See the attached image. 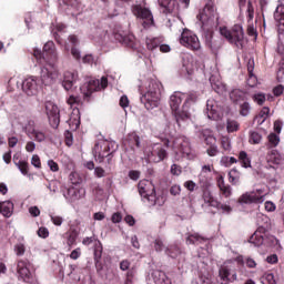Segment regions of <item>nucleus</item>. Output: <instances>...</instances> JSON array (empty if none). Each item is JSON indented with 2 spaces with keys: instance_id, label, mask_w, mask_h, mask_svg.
<instances>
[{
  "instance_id": "obj_48",
  "label": "nucleus",
  "mask_w": 284,
  "mask_h": 284,
  "mask_svg": "<svg viewBox=\"0 0 284 284\" xmlns=\"http://www.w3.org/2000/svg\"><path fill=\"white\" fill-rule=\"evenodd\" d=\"M250 110H252V106H250V102H243L242 104H240L241 116H247L250 114Z\"/></svg>"
},
{
  "instance_id": "obj_25",
  "label": "nucleus",
  "mask_w": 284,
  "mask_h": 284,
  "mask_svg": "<svg viewBox=\"0 0 284 284\" xmlns=\"http://www.w3.org/2000/svg\"><path fill=\"white\" fill-rule=\"evenodd\" d=\"M206 116L211 119V121H219V119H221V113L216 110L213 101L206 102Z\"/></svg>"
},
{
  "instance_id": "obj_24",
  "label": "nucleus",
  "mask_w": 284,
  "mask_h": 284,
  "mask_svg": "<svg viewBox=\"0 0 284 284\" xmlns=\"http://www.w3.org/2000/svg\"><path fill=\"white\" fill-rule=\"evenodd\" d=\"M17 273L20 278H30V268H28V260H19L17 263Z\"/></svg>"
},
{
  "instance_id": "obj_32",
  "label": "nucleus",
  "mask_w": 284,
  "mask_h": 284,
  "mask_svg": "<svg viewBox=\"0 0 284 284\" xmlns=\"http://www.w3.org/2000/svg\"><path fill=\"white\" fill-rule=\"evenodd\" d=\"M207 241L206 237H203L199 233H191L186 237V244L187 245H199V243H205Z\"/></svg>"
},
{
  "instance_id": "obj_42",
  "label": "nucleus",
  "mask_w": 284,
  "mask_h": 284,
  "mask_svg": "<svg viewBox=\"0 0 284 284\" xmlns=\"http://www.w3.org/2000/svg\"><path fill=\"white\" fill-rule=\"evenodd\" d=\"M102 256H103V244H101V241H95L94 261H101Z\"/></svg>"
},
{
  "instance_id": "obj_38",
  "label": "nucleus",
  "mask_w": 284,
  "mask_h": 284,
  "mask_svg": "<svg viewBox=\"0 0 284 284\" xmlns=\"http://www.w3.org/2000/svg\"><path fill=\"white\" fill-rule=\"evenodd\" d=\"M241 181V172L236 169H232L229 172V182L231 185H239Z\"/></svg>"
},
{
  "instance_id": "obj_61",
  "label": "nucleus",
  "mask_w": 284,
  "mask_h": 284,
  "mask_svg": "<svg viewBox=\"0 0 284 284\" xmlns=\"http://www.w3.org/2000/svg\"><path fill=\"white\" fill-rule=\"evenodd\" d=\"M130 265H131V263H130L129 260H123V261L120 262V270H121L122 272H128V271L131 270V268H130Z\"/></svg>"
},
{
  "instance_id": "obj_20",
  "label": "nucleus",
  "mask_w": 284,
  "mask_h": 284,
  "mask_svg": "<svg viewBox=\"0 0 284 284\" xmlns=\"http://www.w3.org/2000/svg\"><path fill=\"white\" fill-rule=\"evenodd\" d=\"M154 190V184H152V182L149 180H141L138 184V192L143 199L144 196L152 194Z\"/></svg>"
},
{
  "instance_id": "obj_49",
  "label": "nucleus",
  "mask_w": 284,
  "mask_h": 284,
  "mask_svg": "<svg viewBox=\"0 0 284 284\" xmlns=\"http://www.w3.org/2000/svg\"><path fill=\"white\" fill-rule=\"evenodd\" d=\"M267 116H270V106H264L260 111V113L256 116V119H262L261 123H265V121L267 120Z\"/></svg>"
},
{
  "instance_id": "obj_26",
  "label": "nucleus",
  "mask_w": 284,
  "mask_h": 284,
  "mask_svg": "<svg viewBox=\"0 0 284 284\" xmlns=\"http://www.w3.org/2000/svg\"><path fill=\"white\" fill-rule=\"evenodd\" d=\"M267 162L273 163V165H281L283 162V154L278 152V150L272 149L271 151L267 152Z\"/></svg>"
},
{
  "instance_id": "obj_39",
  "label": "nucleus",
  "mask_w": 284,
  "mask_h": 284,
  "mask_svg": "<svg viewBox=\"0 0 284 284\" xmlns=\"http://www.w3.org/2000/svg\"><path fill=\"white\" fill-rule=\"evenodd\" d=\"M148 50H156L161 43H163V38H146Z\"/></svg>"
},
{
  "instance_id": "obj_35",
  "label": "nucleus",
  "mask_w": 284,
  "mask_h": 284,
  "mask_svg": "<svg viewBox=\"0 0 284 284\" xmlns=\"http://www.w3.org/2000/svg\"><path fill=\"white\" fill-rule=\"evenodd\" d=\"M77 239H79V231L77 229H70L67 232V244L69 247H72L77 243Z\"/></svg>"
},
{
  "instance_id": "obj_37",
  "label": "nucleus",
  "mask_w": 284,
  "mask_h": 284,
  "mask_svg": "<svg viewBox=\"0 0 284 284\" xmlns=\"http://www.w3.org/2000/svg\"><path fill=\"white\" fill-rule=\"evenodd\" d=\"M165 254H168V256H170L171 258H178L179 256H181L182 251L179 245L172 244L165 250Z\"/></svg>"
},
{
  "instance_id": "obj_1",
  "label": "nucleus",
  "mask_w": 284,
  "mask_h": 284,
  "mask_svg": "<svg viewBox=\"0 0 284 284\" xmlns=\"http://www.w3.org/2000/svg\"><path fill=\"white\" fill-rule=\"evenodd\" d=\"M33 57L40 63L47 61V65H49V68H42L41 79L44 85H52V83H54V81L59 79V70H57V61H59V53H57V45L53 41H48L43 45L42 51L40 49L33 50Z\"/></svg>"
},
{
  "instance_id": "obj_62",
  "label": "nucleus",
  "mask_w": 284,
  "mask_h": 284,
  "mask_svg": "<svg viewBox=\"0 0 284 284\" xmlns=\"http://www.w3.org/2000/svg\"><path fill=\"white\" fill-rule=\"evenodd\" d=\"M94 175L98 178V179H103V176H105V170L101 166H97L94 169Z\"/></svg>"
},
{
  "instance_id": "obj_16",
  "label": "nucleus",
  "mask_w": 284,
  "mask_h": 284,
  "mask_svg": "<svg viewBox=\"0 0 284 284\" xmlns=\"http://www.w3.org/2000/svg\"><path fill=\"white\" fill-rule=\"evenodd\" d=\"M220 284H230L239 281V275L236 273H231L229 266H221L219 268Z\"/></svg>"
},
{
  "instance_id": "obj_9",
  "label": "nucleus",
  "mask_w": 284,
  "mask_h": 284,
  "mask_svg": "<svg viewBox=\"0 0 284 284\" xmlns=\"http://www.w3.org/2000/svg\"><path fill=\"white\" fill-rule=\"evenodd\" d=\"M197 19L202 26H207V23H212L214 20L219 21V12H216V8L212 0H209L205 3L203 10L197 14Z\"/></svg>"
},
{
  "instance_id": "obj_56",
  "label": "nucleus",
  "mask_w": 284,
  "mask_h": 284,
  "mask_svg": "<svg viewBox=\"0 0 284 284\" xmlns=\"http://www.w3.org/2000/svg\"><path fill=\"white\" fill-rule=\"evenodd\" d=\"M31 165H33V168H37L38 170H41V158H39V155L37 154L32 155Z\"/></svg>"
},
{
  "instance_id": "obj_40",
  "label": "nucleus",
  "mask_w": 284,
  "mask_h": 284,
  "mask_svg": "<svg viewBox=\"0 0 284 284\" xmlns=\"http://www.w3.org/2000/svg\"><path fill=\"white\" fill-rule=\"evenodd\" d=\"M239 161H240L242 168H252V160H250L247 152L241 151L239 153Z\"/></svg>"
},
{
  "instance_id": "obj_7",
  "label": "nucleus",
  "mask_w": 284,
  "mask_h": 284,
  "mask_svg": "<svg viewBox=\"0 0 284 284\" xmlns=\"http://www.w3.org/2000/svg\"><path fill=\"white\" fill-rule=\"evenodd\" d=\"M173 149L178 154H181L183 159H187L189 161H194L196 158V154L190 145V140L184 135H180L174 139Z\"/></svg>"
},
{
  "instance_id": "obj_19",
  "label": "nucleus",
  "mask_w": 284,
  "mask_h": 284,
  "mask_svg": "<svg viewBox=\"0 0 284 284\" xmlns=\"http://www.w3.org/2000/svg\"><path fill=\"white\" fill-rule=\"evenodd\" d=\"M123 145L134 151L136 148H141V138L136 132H131L125 136Z\"/></svg>"
},
{
  "instance_id": "obj_27",
  "label": "nucleus",
  "mask_w": 284,
  "mask_h": 284,
  "mask_svg": "<svg viewBox=\"0 0 284 284\" xmlns=\"http://www.w3.org/2000/svg\"><path fill=\"white\" fill-rule=\"evenodd\" d=\"M67 103H68V105H70V108H73V113L75 112L78 114L79 119H81V112L79 111V105H83L81 98L77 97V95H70L67 99Z\"/></svg>"
},
{
  "instance_id": "obj_43",
  "label": "nucleus",
  "mask_w": 284,
  "mask_h": 284,
  "mask_svg": "<svg viewBox=\"0 0 284 284\" xmlns=\"http://www.w3.org/2000/svg\"><path fill=\"white\" fill-rule=\"evenodd\" d=\"M252 99L257 105H263L267 101L265 93H255L252 95Z\"/></svg>"
},
{
  "instance_id": "obj_22",
  "label": "nucleus",
  "mask_w": 284,
  "mask_h": 284,
  "mask_svg": "<svg viewBox=\"0 0 284 284\" xmlns=\"http://www.w3.org/2000/svg\"><path fill=\"white\" fill-rule=\"evenodd\" d=\"M199 101V93L195 91H190L189 93H184V103H183V110L189 112L190 108L194 105Z\"/></svg>"
},
{
  "instance_id": "obj_47",
  "label": "nucleus",
  "mask_w": 284,
  "mask_h": 284,
  "mask_svg": "<svg viewBox=\"0 0 284 284\" xmlns=\"http://www.w3.org/2000/svg\"><path fill=\"white\" fill-rule=\"evenodd\" d=\"M13 250L18 256H23L26 254V243L19 242L13 246Z\"/></svg>"
},
{
  "instance_id": "obj_12",
  "label": "nucleus",
  "mask_w": 284,
  "mask_h": 284,
  "mask_svg": "<svg viewBox=\"0 0 284 284\" xmlns=\"http://www.w3.org/2000/svg\"><path fill=\"white\" fill-rule=\"evenodd\" d=\"M132 12L135 17H138V19H142L143 28L148 29L151 28V26H154V17H152V11H150L148 8L135 4Z\"/></svg>"
},
{
  "instance_id": "obj_11",
  "label": "nucleus",
  "mask_w": 284,
  "mask_h": 284,
  "mask_svg": "<svg viewBox=\"0 0 284 284\" xmlns=\"http://www.w3.org/2000/svg\"><path fill=\"white\" fill-rule=\"evenodd\" d=\"M180 43L184 48H187L189 50H201V42L199 41V37L194 34L190 30H184L180 38Z\"/></svg>"
},
{
  "instance_id": "obj_63",
  "label": "nucleus",
  "mask_w": 284,
  "mask_h": 284,
  "mask_svg": "<svg viewBox=\"0 0 284 284\" xmlns=\"http://www.w3.org/2000/svg\"><path fill=\"white\" fill-rule=\"evenodd\" d=\"M97 241H99L95 236H91V237H84L82 240V244L84 245H92V243H94V245H97Z\"/></svg>"
},
{
  "instance_id": "obj_45",
  "label": "nucleus",
  "mask_w": 284,
  "mask_h": 284,
  "mask_svg": "<svg viewBox=\"0 0 284 284\" xmlns=\"http://www.w3.org/2000/svg\"><path fill=\"white\" fill-rule=\"evenodd\" d=\"M261 283L262 284H276V280L274 278V274L272 273H265L261 277Z\"/></svg>"
},
{
  "instance_id": "obj_58",
  "label": "nucleus",
  "mask_w": 284,
  "mask_h": 284,
  "mask_svg": "<svg viewBox=\"0 0 284 284\" xmlns=\"http://www.w3.org/2000/svg\"><path fill=\"white\" fill-rule=\"evenodd\" d=\"M50 219L53 225H55L57 227H61V225H63V219L61 216L51 215Z\"/></svg>"
},
{
  "instance_id": "obj_44",
  "label": "nucleus",
  "mask_w": 284,
  "mask_h": 284,
  "mask_svg": "<svg viewBox=\"0 0 284 284\" xmlns=\"http://www.w3.org/2000/svg\"><path fill=\"white\" fill-rule=\"evenodd\" d=\"M214 207H215V210H219L220 212H222V214H231L232 213V206H230L227 204H223L220 201H217V205Z\"/></svg>"
},
{
  "instance_id": "obj_8",
  "label": "nucleus",
  "mask_w": 284,
  "mask_h": 284,
  "mask_svg": "<svg viewBox=\"0 0 284 284\" xmlns=\"http://www.w3.org/2000/svg\"><path fill=\"white\" fill-rule=\"evenodd\" d=\"M265 196H267V193H265L264 189H257L255 191L246 192L242 194L237 203L241 205H252V204H261L265 201Z\"/></svg>"
},
{
  "instance_id": "obj_28",
  "label": "nucleus",
  "mask_w": 284,
  "mask_h": 284,
  "mask_svg": "<svg viewBox=\"0 0 284 284\" xmlns=\"http://www.w3.org/2000/svg\"><path fill=\"white\" fill-rule=\"evenodd\" d=\"M14 210V204L11 201L0 202V214L10 219L12 216V211Z\"/></svg>"
},
{
  "instance_id": "obj_21",
  "label": "nucleus",
  "mask_w": 284,
  "mask_h": 284,
  "mask_svg": "<svg viewBox=\"0 0 284 284\" xmlns=\"http://www.w3.org/2000/svg\"><path fill=\"white\" fill-rule=\"evenodd\" d=\"M144 199H146L151 207H154V205H159V207H161L162 205H165V197L163 195H156V189H154L153 193H149V195H144Z\"/></svg>"
},
{
  "instance_id": "obj_2",
  "label": "nucleus",
  "mask_w": 284,
  "mask_h": 284,
  "mask_svg": "<svg viewBox=\"0 0 284 284\" xmlns=\"http://www.w3.org/2000/svg\"><path fill=\"white\" fill-rule=\"evenodd\" d=\"M162 87L161 82L154 79L145 82V90L141 92L142 97L140 98V101L146 110H154V108H159Z\"/></svg>"
},
{
  "instance_id": "obj_5",
  "label": "nucleus",
  "mask_w": 284,
  "mask_h": 284,
  "mask_svg": "<svg viewBox=\"0 0 284 284\" xmlns=\"http://www.w3.org/2000/svg\"><path fill=\"white\" fill-rule=\"evenodd\" d=\"M220 34L232 43L233 45L237 47L240 50H243V44L245 43V32L243 31V27L240 24L233 26L232 29H227V27L220 28Z\"/></svg>"
},
{
  "instance_id": "obj_51",
  "label": "nucleus",
  "mask_w": 284,
  "mask_h": 284,
  "mask_svg": "<svg viewBox=\"0 0 284 284\" xmlns=\"http://www.w3.org/2000/svg\"><path fill=\"white\" fill-rule=\"evenodd\" d=\"M221 148H222L225 152H230V150H232V144L230 143V138L223 136V138L221 139Z\"/></svg>"
},
{
  "instance_id": "obj_64",
  "label": "nucleus",
  "mask_w": 284,
  "mask_h": 284,
  "mask_svg": "<svg viewBox=\"0 0 284 284\" xmlns=\"http://www.w3.org/2000/svg\"><path fill=\"white\" fill-rule=\"evenodd\" d=\"M204 142L209 146L216 145V138H214L213 135H209L205 138Z\"/></svg>"
},
{
  "instance_id": "obj_17",
  "label": "nucleus",
  "mask_w": 284,
  "mask_h": 284,
  "mask_svg": "<svg viewBox=\"0 0 284 284\" xmlns=\"http://www.w3.org/2000/svg\"><path fill=\"white\" fill-rule=\"evenodd\" d=\"M163 14H176L179 12V2L176 0H158Z\"/></svg>"
},
{
  "instance_id": "obj_46",
  "label": "nucleus",
  "mask_w": 284,
  "mask_h": 284,
  "mask_svg": "<svg viewBox=\"0 0 284 284\" xmlns=\"http://www.w3.org/2000/svg\"><path fill=\"white\" fill-rule=\"evenodd\" d=\"M18 170H20L21 174H23V176H27L28 172H30V164L28 163V161H21V163H19L17 165Z\"/></svg>"
},
{
  "instance_id": "obj_13",
  "label": "nucleus",
  "mask_w": 284,
  "mask_h": 284,
  "mask_svg": "<svg viewBox=\"0 0 284 284\" xmlns=\"http://www.w3.org/2000/svg\"><path fill=\"white\" fill-rule=\"evenodd\" d=\"M36 128L37 123L34 120H28L27 124L24 125V132L27 136L33 139V141H37V143H43L48 136L45 135V132L37 130Z\"/></svg>"
},
{
  "instance_id": "obj_36",
  "label": "nucleus",
  "mask_w": 284,
  "mask_h": 284,
  "mask_svg": "<svg viewBox=\"0 0 284 284\" xmlns=\"http://www.w3.org/2000/svg\"><path fill=\"white\" fill-rule=\"evenodd\" d=\"M263 141V134L257 131H250L248 133V143L251 145H258Z\"/></svg>"
},
{
  "instance_id": "obj_29",
  "label": "nucleus",
  "mask_w": 284,
  "mask_h": 284,
  "mask_svg": "<svg viewBox=\"0 0 284 284\" xmlns=\"http://www.w3.org/2000/svg\"><path fill=\"white\" fill-rule=\"evenodd\" d=\"M152 277L155 284H172L163 271H154Z\"/></svg>"
},
{
  "instance_id": "obj_33",
  "label": "nucleus",
  "mask_w": 284,
  "mask_h": 284,
  "mask_svg": "<svg viewBox=\"0 0 284 284\" xmlns=\"http://www.w3.org/2000/svg\"><path fill=\"white\" fill-rule=\"evenodd\" d=\"M278 143H281V136H278V133H270L267 135V150H274V148H278Z\"/></svg>"
},
{
  "instance_id": "obj_18",
  "label": "nucleus",
  "mask_w": 284,
  "mask_h": 284,
  "mask_svg": "<svg viewBox=\"0 0 284 284\" xmlns=\"http://www.w3.org/2000/svg\"><path fill=\"white\" fill-rule=\"evenodd\" d=\"M79 81V72L77 71H65L63 74L62 88L67 92H70L74 88V83Z\"/></svg>"
},
{
  "instance_id": "obj_23",
  "label": "nucleus",
  "mask_w": 284,
  "mask_h": 284,
  "mask_svg": "<svg viewBox=\"0 0 284 284\" xmlns=\"http://www.w3.org/2000/svg\"><path fill=\"white\" fill-rule=\"evenodd\" d=\"M114 39L119 41V43H122V45H126V48H134V41L136 40L134 34L123 36L121 33H115Z\"/></svg>"
},
{
  "instance_id": "obj_14",
  "label": "nucleus",
  "mask_w": 284,
  "mask_h": 284,
  "mask_svg": "<svg viewBox=\"0 0 284 284\" xmlns=\"http://www.w3.org/2000/svg\"><path fill=\"white\" fill-rule=\"evenodd\" d=\"M45 114L48 116L49 123L53 130L59 128L61 123V115L59 114V106L52 102H45Z\"/></svg>"
},
{
  "instance_id": "obj_15",
  "label": "nucleus",
  "mask_w": 284,
  "mask_h": 284,
  "mask_svg": "<svg viewBox=\"0 0 284 284\" xmlns=\"http://www.w3.org/2000/svg\"><path fill=\"white\" fill-rule=\"evenodd\" d=\"M22 91L27 97H37V94H39V83H37V79L27 78L22 82Z\"/></svg>"
},
{
  "instance_id": "obj_53",
  "label": "nucleus",
  "mask_w": 284,
  "mask_h": 284,
  "mask_svg": "<svg viewBox=\"0 0 284 284\" xmlns=\"http://www.w3.org/2000/svg\"><path fill=\"white\" fill-rule=\"evenodd\" d=\"M37 234L40 239H48V236H50V231L48 230V227L41 226L37 231Z\"/></svg>"
},
{
  "instance_id": "obj_3",
  "label": "nucleus",
  "mask_w": 284,
  "mask_h": 284,
  "mask_svg": "<svg viewBox=\"0 0 284 284\" xmlns=\"http://www.w3.org/2000/svg\"><path fill=\"white\" fill-rule=\"evenodd\" d=\"M162 143H153L145 149L144 154L149 163H161L168 159V148H170V140H163Z\"/></svg>"
},
{
  "instance_id": "obj_41",
  "label": "nucleus",
  "mask_w": 284,
  "mask_h": 284,
  "mask_svg": "<svg viewBox=\"0 0 284 284\" xmlns=\"http://www.w3.org/2000/svg\"><path fill=\"white\" fill-rule=\"evenodd\" d=\"M136 277V267L132 266L125 274L124 284H134Z\"/></svg>"
},
{
  "instance_id": "obj_31",
  "label": "nucleus",
  "mask_w": 284,
  "mask_h": 284,
  "mask_svg": "<svg viewBox=\"0 0 284 284\" xmlns=\"http://www.w3.org/2000/svg\"><path fill=\"white\" fill-rule=\"evenodd\" d=\"M202 199L209 207H215L217 205V200L214 199V195H212V191L205 189L202 193Z\"/></svg>"
},
{
  "instance_id": "obj_52",
  "label": "nucleus",
  "mask_w": 284,
  "mask_h": 284,
  "mask_svg": "<svg viewBox=\"0 0 284 284\" xmlns=\"http://www.w3.org/2000/svg\"><path fill=\"white\" fill-rule=\"evenodd\" d=\"M246 83L250 88H256V84L258 83V79L254 73H248V79L246 80Z\"/></svg>"
},
{
  "instance_id": "obj_54",
  "label": "nucleus",
  "mask_w": 284,
  "mask_h": 284,
  "mask_svg": "<svg viewBox=\"0 0 284 284\" xmlns=\"http://www.w3.org/2000/svg\"><path fill=\"white\" fill-rule=\"evenodd\" d=\"M65 6H70L75 10H81V1L80 0H64Z\"/></svg>"
},
{
  "instance_id": "obj_50",
  "label": "nucleus",
  "mask_w": 284,
  "mask_h": 284,
  "mask_svg": "<svg viewBox=\"0 0 284 284\" xmlns=\"http://www.w3.org/2000/svg\"><path fill=\"white\" fill-rule=\"evenodd\" d=\"M227 132H236L239 131V122L234 120H229L226 124Z\"/></svg>"
},
{
  "instance_id": "obj_60",
  "label": "nucleus",
  "mask_w": 284,
  "mask_h": 284,
  "mask_svg": "<svg viewBox=\"0 0 284 284\" xmlns=\"http://www.w3.org/2000/svg\"><path fill=\"white\" fill-rule=\"evenodd\" d=\"M273 129L275 134H281V131L283 130V121L276 120L273 124Z\"/></svg>"
},
{
  "instance_id": "obj_10",
  "label": "nucleus",
  "mask_w": 284,
  "mask_h": 284,
  "mask_svg": "<svg viewBox=\"0 0 284 284\" xmlns=\"http://www.w3.org/2000/svg\"><path fill=\"white\" fill-rule=\"evenodd\" d=\"M114 148V142L101 140L93 146L92 154L98 163L105 161V155Z\"/></svg>"
},
{
  "instance_id": "obj_4",
  "label": "nucleus",
  "mask_w": 284,
  "mask_h": 284,
  "mask_svg": "<svg viewBox=\"0 0 284 284\" xmlns=\"http://www.w3.org/2000/svg\"><path fill=\"white\" fill-rule=\"evenodd\" d=\"M184 99H185V93L181 91H175L170 97V108L172 110V114L174 115L179 126H181V121H187L190 119V111H185L183 106H182V110L179 109L181 108V103H183Z\"/></svg>"
},
{
  "instance_id": "obj_59",
  "label": "nucleus",
  "mask_w": 284,
  "mask_h": 284,
  "mask_svg": "<svg viewBox=\"0 0 284 284\" xmlns=\"http://www.w3.org/2000/svg\"><path fill=\"white\" fill-rule=\"evenodd\" d=\"M254 19V6H252V2H247V20L252 21Z\"/></svg>"
},
{
  "instance_id": "obj_30",
  "label": "nucleus",
  "mask_w": 284,
  "mask_h": 284,
  "mask_svg": "<svg viewBox=\"0 0 284 284\" xmlns=\"http://www.w3.org/2000/svg\"><path fill=\"white\" fill-rule=\"evenodd\" d=\"M230 99H231L232 103L239 104V103L245 101V99H246L245 92L240 89H234L230 92Z\"/></svg>"
},
{
  "instance_id": "obj_57",
  "label": "nucleus",
  "mask_w": 284,
  "mask_h": 284,
  "mask_svg": "<svg viewBox=\"0 0 284 284\" xmlns=\"http://www.w3.org/2000/svg\"><path fill=\"white\" fill-rule=\"evenodd\" d=\"M206 154L209 156H216L219 154V146L216 144H213L206 149Z\"/></svg>"
},
{
  "instance_id": "obj_55",
  "label": "nucleus",
  "mask_w": 284,
  "mask_h": 284,
  "mask_svg": "<svg viewBox=\"0 0 284 284\" xmlns=\"http://www.w3.org/2000/svg\"><path fill=\"white\" fill-rule=\"evenodd\" d=\"M182 173H183V169L181 168V165L179 164L171 165V174H173V176H181Z\"/></svg>"
},
{
  "instance_id": "obj_6",
  "label": "nucleus",
  "mask_w": 284,
  "mask_h": 284,
  "mask_svg": "<svg viewBox=\"0 0 284 284\" xmlns=\"http://www.w3.org/2000/svg\"><path fill=\"white\" fill-rule=\"evenodd\" d=\"M105 88H108V78L102 77L100 81L90 80L89 82H85L80 87V92L83 100L87 101V103H90V101H92V94H94V92H99V90H105Z\"/></svg>"
},
{
  "instance_id": "obj_34",
  "label": "nucleus",
  "mask_w": 284,
  "mask_h": 284,
  "mask_svg": "<svg viewBox=\"0 0 284 284\" xmlns=\"http://www.w3.org/2000/svg\"><path fill=\"white\" fill-rule=\"evenodd\" d=\"M265 239L263 237V234H261V231H255L248 239V243H252L255 247H261Z\"/></svg>"
}]
</instances>
